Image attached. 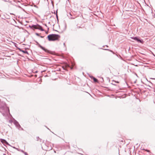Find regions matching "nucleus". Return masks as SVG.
Returning <instances> with one entry per match:
<instances>
[{
	"instance_id": "f257e3e1",
	"label": "nucleus",
	"mask_w": 155,
	"mask_h": 155,
	"mask_svg": "<svg viewBox=\"0 0 155 155\" xmlns=\"http://www.w3.org/2000/svg\"><path fill=\"white\" fill-rule=\"evenodd\" d=\"M60 36L58 35L51 34L48 36V38L49 41H54L58 39Z\"/></svg>"
},
{
	"instance_id": "f03ea898",
	"label": "nucleus",
	"mask_w": 155,
	"mask_h": 155,
	"mask_svg": "<svg viewBox=\"0 0 155 155\" xmlns=\"http://www.w3.org/2000/svg\"><path fill=\"white\" fill-rule=\"evenodd\" d=\"M32 27L35 29H38L41 30V31H44V30L43 29L42 27L39 25H32Z\"/></svg>"
},
{
	"instance_id": "7ed1b4c3",
	"label": "nucleus",
	"mask_w": 155,
	"mask_h": 155,
	"mask_svg": "<svg viewBox=\"0 0 155 155\" xmlns=\"http://www.w3.org/2000/svg\"><path fill=\"white\" fill-rule=\"evenodd\" d=\"M39 47L41 48L45 52L51 54L52 53V52L51 51L45 48L42 47L41 45H39Z\"/></svg>"
},
{
	"instance_id": "20e7f679",
	"label": "nucleus",
	"mask_w": 155,
	"mask_h": 155,
	"mask_svg": "<svg viewBox=\"0 0 155 155\" xmlns=\"http://www.w3.org/2000/svg\"><path fill=\"white\" fill-rule=\"evenodd\" d=\"M131 38L134 40L137 41L138 42H140L141 43H143V41L142 39H140L137 37H131Z\"/></svg>"
},
{
	"instance_id": "39448f33",
	"label": "nucleus",
	"mask_w": 155,
	"mask_h": 155,
	"mask_svg": "<svg viewBox=\"0 0 155 155\" xmlns=\"http://www.w3.org/2000/svg\"><path fill=\"white\" fill-rule=\"evenodd\" d=\"M14 123L16 127L20 130L19 128H21V127L18 123L16 120H15Z\"/></svg>"
},
{
	"instance_id": "423d86ee",
	"label": "nucleus",
	"mask_w": 155,
	"mask_h": 155,
	"mask_svg": "<svg viewBox=\"0 0 155 155\" xmlns=\"http://www.w3.org/2000/svg\"><path fill=\"white\" fill-rule=\"evenodd\" d=\"M91 77V78H92L93 79V80L94 82H97L98 81L97 80L96 78H95L94 77L92 76Z\"/></svg>"
},
{
	"instance_id": "0eeeda50",
	"label": "nucleus",
	"mask_w": 155,
	"mask_h": 155,
	"mask_svg": "<svg viewBox=\"0 0 155 155\" xmlns=\"http://www.w3.org/2000/svg\"><path fill=\"white\" fill-rule=\"evenodd\" d=\"M21 51L22 52L24 53L28 54V51L26 50H21Z\"/></svg>"
},
{
	"instance_id": "6e6552de",
	"label": "nucleus",
	"mask_w": 155,
	"mask_h": 155,
	"mask_svg": "<svg viewBox=\"0 0 155 155\" xmlns=\"http://www.w3.org/2000/svg\"><path fill=\"white\" fill-rule=\"evenodd\" d=\"M3 140L4 141L3 142V143H5L9 145L8 143L5 140Z\"/></svg>"
},
{
	"instance_id": "1a4fd4ad",
	"label": "nucleus",
	"mask_w": 155,
	"mask_h": 155,
	"mask_svg": "<svg viewBox=\"0 0 155 155\" xmlns=\"http://www.w3.org/2000/svg\"><path fill=\"white\" fill-rule=\"evenodd\" d=\"M24 153L25 155H28V153L26 152H24Z\"/></svg>"
},
{
	"instance_id": "9d476101",
	"label": "nucleus",
	"mask_w": 155,
	"mask_h": 155,
	"mask_svg": "<svg viewBox=\"0 0 155 155\" xmlns=\"http://www.w3.org/2000/svg\"><path fill=\"white\" fill-rule=\"evenodd\" d=\"M36 35L38 36H39V34H38V33H36Z\"/></svg>"
},
{
	"instance_id": "9b49d317",
	"label": "nucleus",
	"mask_w": 155,
	"mask_h": 155,
	"mask_svg": "<svg viewBox=\"0 0 155 155\" xmlns=\"http://www.w3.org/2000/svg\"><path fill=\"white\" fill-rule=\"evenodd\" d=\"M56 17H57V19H58V15H57V11L56 12Z\"/></svg>"
},
{
	"instance_id": "f8f14e48",
	"label": "nucleus",
	"mask_w": 155,
	"mask_h": 155,
	"mask_svg": "<svg viewBox=\"0 0 155 155\" xmlns=\"http://www.w3.org/2000/svg\"><path fill=\"white\" fill-rule=\"evenodd\" d=\"M39 139V137H37V140H38V139Z\"/></svg>"
},
{
	"instance_id": "ddd939ff",
	"label": "nucleus",
	"mask_w": 155,
	"mask_h": 155,
	"mask_svg": "<svg viewBox=\"0 0 155 155\" xmlns=\"http://www.w3.org/2000/svg\"><path fill=\"white\" fill-rule=\"evenodd\" d=\"M20 128H21V130H23V128H21H21H19V129H20Z\"/></svg>"
},
{
	"instance_id": "4468645a",
	"label": "nucleus",
	"mask_w": 155,
	"mask_h": 155,
	"mask_svg": "<svg viewBox=\"0 0 155 155\" xmlns=\"http://www.w3.org/2000/svg\"><path fill=\"white\" fill-rule=\"evenodd\" d=\"M45 26H46L47 27V25L46 24H45Z\"/></svg>"
},
{
	"instance_id": "2eb2a0df",
	"label": "nucleus",
	"mask_w": 155,
	"mask_h": 155,
	"mask_svg": "<svg viewBox=\"0 0 155 155\" xmlns=\"http://www.w3.org/2000/svg\"><path fill=\"white\" fill-rule=\"evenodd\" d=\"M41 38H43V36H41Z\"/></svg>"
},
{
	"instance_id": "dca6fc26",
	"label": "nucleus",
	"mask_w": 155,
	"mask_h": 155,
	"mask_svg": "<svg viewBox=\"0 0 155 155\" xmlns=\"http://www.w3.org/2000/svg\"><path fill=\"white\" fill-rule=\"evenodd\" d=\"M3 155H6L5 154H4Z\"/></svg>"
},
{
	"instance_id": "f3484780",
	"label": "nucleus",
	"mask_w": 155,
	"mask_h": 155,
	"mask_svg": "<svg viewBox=\"0 0 155 155\" xmlns=\"http://www.w3.org/2000/svg\"><path fill=\"white\" fill-rule=\"evenodd\" d=\"M105 50H106V49H105ZM106 50H109L108 49H107Z\"/></svg>"
},
{
	"instance_id": "a211bd4d",
	"label": "nucleus",
	"mask_w": 155,
	"mask_h": 155,
	"mask_svg": "<svg viewBox=\"0 0 155 155\" xmlns=\"http://www.w3.org/2000/svg\"><path fill=\"white\" fill-rule=\"evenodd\" d=\"M8 111L9 112V109H8Z\"/></svg>"
},
{
	"instance_id": "6ab92c4d",
	"label": "nucleus",
	"mask_w": 155,
	"mask_h": 155,
	"mask_svg": "<svg viewBox=\"0 0 155 155\" xmlns=\"http://www.w3.org/2000/svg\"><path fill=\"white\" fill-rule=\"evenodd\" d=\"M64 45H65V43H64Z\"/></svg>"
}]
</instances>
